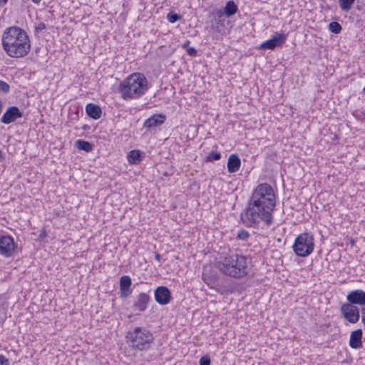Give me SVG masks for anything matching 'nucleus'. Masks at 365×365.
Instances as JSON below:
<instances>
[{"label":"nucleus","mask_w":365,"mask_h":365,"mask_svg":"<svg viewBox=\"0 0 365 365\" xmlns=\"http://www.w3.org/2000/svg\"><path fill=\"white\" fill-rule=\"evenodd\" d=\"M210 268V266L204 267L202 279L210 288H212V284L216 282L217 277L215 274L211 273Z\"/></svg>","instance_id":"obj_15"},{"label":"nucleus","mask_w":365,"mask_h":365,"mask_svg":"<svg viewBox=\"0 0 365 365\" xmlns=\"http://www.w3.org/2000/svg\"><path fill=\"white\" fill-rule=\"evenodd\" d=\"M355 0H339V4L341 10L347 11L350 10Z\"/></svg>","instance_id":"obj_23"},{"label":"nucleus","mask_w":365,"mask_h":365,"mask_svg":"<svg viewBox=\"0 0 365 365\" xmlns=\"http://www.w3.org/2000/svg\"><path fill=\"white\" fill-rule=\"evenodd\" d=\"M329 29L330 31H331L334 34H339L341 31V26L336 21H333L329 24Z\"/></svg>","instance_id":"obj_24"},{"label":"nucleus","mask_w":365,"mask_h":365,"mask_svg":"<svg viewBox=\"0 0 365 365\" xmlns=\"http://www.w3.org/2000/svg\"><path fill=\"white\" fill-rule=\"evenodd\" d=\"M0 365H9V360L3 355H0Z\"/></svg>","instance_id":"obj_30"},{"label":"nucleus","mask_w":365,"mask_h":365,"mask_svg":"<svg viewBox=\"0 0 365 365\" xmlns=\"http://www.w3.org/2000/svg\"><path fill=\"white\" fill-rule=\"evenodd\" d=\"M250 236L247 231L242 230L237 234V238L242 240H246Z\"/></svg>","instance_id":"obj_28"},{"label":"nucleus","mask_w":365,"mask_h":365,"mask_svg":"<svg viewBox=\"0 0 365 365\" xmlns=\"http://www.w3.org/2000/svg\"><path fill=\"white\" fill-rule=\"evenodd\" d=\"M128 161L131 164H135L137 162L140 160V154L138 150H131L128 153Z\"/></svg>","instance_id":"obj_20"},{"label":"nucleus","mask_w":365,"mask_h":365,"mask_svg":"<svg viewBox=\"0 0 365 365\" xmlns=\"http://www.w3.org/2000/svg\"><path fill=\"white\" fill-rule=\"evenodd\" d=\"M45 28V26L43 24H41V26H39V29H44Z\"/></svg>","instance_id":"obj_37"},{"label":"nucleus","mask_w":365,"mask_h":365,"mask_svg":"<svg viewBox=\"0 0 365 365\" xmlns=\"http://www.w3.org/2000/svg\"><path fill=\"white\" fill-rule=\"evenodd\" d=\"M46 236V232L45 230H43L41 234H40V237L43 238V237H45Z\"/></svg>","instance_id":"obj_33"},{"label":"nucleus","mask_w":365,"mask_h":365,"mask_svg":"<svg viewBox=\"0 0 365 365\" xmlns=\"http://www.w3.org/2000/svg\"><path fill=\"white\" fill-rule=\"evenodd\" d=\"M200 365H210V358L208 355L203 356L200 359Z\"/></svg>","instance_id":"obj_29"},{"label":"nucleus","mask_w":365,"mask_h":365,"mask_svg":"<svg viewBox=\"0 0 365 365\" xmlns=\"http://www.w3.org/2000/svg\"><path fill=\"white\" fill-rule=\"evenodd\" d=\"M155 259H158V260H160V255L159 254H155Z\"/></svg>","instance_id":"obj_35"},{"label":"nucleus","mask_w":365,"mask_h":365,"mask_svg":"<svg viewBox=\"0 0 365 365\" xmlns=\"http://www.w3.org/2000/svg\"><path fill=\"white\" fill-rule=\"evenodd\" d=\"M1 41L4 51L11 58L24 57L31 49L29 36L17 26L6 29L2 34Z\"/></svg>","instance_id":"obj_2"},{"label":"nucleus","mask_w":365,"mask_h":365,"mask_svg":"<svg viewBox=\"0 0 365 365\" xmlns=\"http://www.w3.org/2000/svg\"><path fill=\"white\" fill-rule=\"evenodd\" d=\"M220 158V154L219 153L212 152L207 155V161L217 160Z\"/></svg>","instance_id":"obj_27"},{"label":"nucleus","mask_w":365,"mask_h":365,"mask_svg":"<svg viewBox=\"0 0 365 365\" xmlns=\"http://www.w3.org/2000/svg\"><path fill=\"white\" fill-rule=\"evenodd\" d=\"M149 296L145 293H140L135 302V307L140 312L144 311L146 309L147 304L149 301Z\"/></svg>","instance_id":"obj_17"},{"label":"nucleus","mask_w":365,"mask_h":365,"mask_svg":"<svg viewBox=\"0 0 365 365\" xmlns=\"http://www.w3.org/2000/svg\"><path fill=\"white\" fill-rule=\"evenodd\" d=\"M274 206L275 195L272 186L267 183L259 184L252 193L246 209L245 217L251 224L262 221L270 225Z\"/></svg>","instance_id":"obj_1"},{"label":"nucleus","mask_w":365,"mask_h":365,"mask_svg":"<svg viewBox=\"0 0 365 365\" xmlns=\"http://www.w3.org/2000/svg\"><path fill=\"white\" fill-rule=\"evenodd\" d=\"M126 338L130 346L138 350L149 348L153 341L152 334L145 329L136 327L127 333Z\"/></svg>","instance_id":"obj_5"},{"label":"nucleus","mask_w":365,"mask_h":365,"mask_svg":"<svg viewBox=\"0 0 365 365\" xmlns=\"http://www.w3.org/2000/svg\"><path fill=\"white\" fill-rule=\"evenodd\" d=\"M180 18H181V16L180 15L177 14L169 13L167 15V19L170 23H175L177 21L180 20Z\"/></svg>","instance_id":"obj_25"},{"label":"nucleus","mask_w":365,"mask_h":365,"mask_svg":"<svg viewBox=\"0 0 365 365\" xmlns=\"http://www.w3.org/2000/svg\"><path fill=\"white\" fill-rule=\"evenodd\" d=\"M241 165V161L236 154H232L229 156L227 160V170L230 173L237 172Z\"/></svg>","instance_id":"obj_14"},{"label":"nucleus","mask_w":365,"mask_h":365,"mask_svg":"<svg viewBox=\"0 0 365 365\" xmlns=\"http://www.w3.org/2000/svg\"><path fill=\"white\" fill-rule=\"evenodd\" d=\"M237 7L232 1H230L227 3L225 7V14L227 16H230L236 13Z\"/></svg>","instance_id":"obj_21"},{"label":"nucleus","mask_w":365,"mask_h":365,"mask_svg":"<svg viewBox=\"0 0 365 365\" xmlns=\"http://www.w3.org/2000/svg\"><path fill=\"white\" fill-rule=\"evenodd\" d=\"M76 145L78 149L86 151V152L91 151L93 148L91 143H90L89 142H87V141L81 140H78L76 142Z\"/></svg>","instance_id":"obj_22"},{"label":"nucleus","mask_w":365,"mask_h":365,"mask_svg":"<svg viewBox=\"0 0 365 365\" xmlns=\"http://www.w3.org/2000/svg\"><path fill=\"white\" fill-rule=\"evenodd\" d=\"M86 112L88 116L93 119H98L101 115V109L98 106L90 103L86 107Z\"/></svg>","instance_id":"obj_18"},{"label":"nucleus","mask_w":365,"mask_h":365,"mask_svg":"<svg viewBox=\"0 0 365 365\" xmlns=\"http://www.w3.org/2000/svg\"><path fill=\"white\" fill-rule=\"evenodd\" d=\"M9 85L3 81H0V92L7 93H9Z\"/></svg>","instance_id":"obj_26"},{"label":"nucleus","mask_w":365,"mask_h":365,"mask_svg":"<svg viewBox=\"0 0 365 365\" xmlns=\"http://www.w3.org/2000/svg\"><path fill=\"white\" fill-rule=\"evenodd\" d=\"M349 243H350L351 246H354L355 245L354 240L351 238L350 240H349Z\"/></svg>","instance_id":"obj_34"},{"label":"nucleus","mask_w":365,"mask_h":365,"mask_svg":"<svg viewBox=\"0 0 365 365\" xmlns=\"http://www.w3.org/2000/svg\"><path fill=\"white\" fill-rule=\"evenodd\" d=\"M41 0H32V1L34 3H36V4H38L39 1H41Z\"/></svg>","instance_id":"obj_36"},{"label":"nucleus","mask_w":365,"mask_h":365,"mask_svg":"<svg viewBox=\"0 0 365 365\" xmlns=\"http://www.w3.org/2000/svg\"><path fill=\"white\" fill-rule=\"evenodd\" d=\"M22 112L16 106L9 107L1 118V123L9 124L14 122L16 119L21 118Z\"/></svg>","instance_id":"obj_9"},{"label":"nucleus","mask_w":365,"mask_h":365,"mask_svg":"<svg viewBox=\"0 0 365 365\" xmlns=\"http://www.w3.org/2000/svg\"><path fill=\"white\" fill-rule=\"evenodd\" d=\"M189 42H187L186 43L184 44V47L187 46V44Z\"/></svg>","instance_id":"obj_38"},{"label":"nucleus","mask_w":365,"mask_h":365,"mask_svg":"<svg viewBox=\"0 0 365 365\" xmlns=\"http://www.w3.org/2000/svg\"><path fill=\"white\" fill-rule=\"evenodd\" d=\"M165 118L161 115H155L147 119L144 123V126L148 128L156 127L163 123Z\"/></svg>","instance_id":"obj_16"},{"label":"nucleus","mask_w":365,"mask_h":365,"mask_svg":"<svg viewBox=\"0 0 365 365\" xmlns=\"http://www.w3.org/2000/svg\"><path fill=\"white\" fill-rule=\"evenodd\" d=\"M155 299L161 305L168 304L171 299L170 292L166 287H158L155 291Z\"/></svg>","instance_id":"obj_11"},{"label":"nucleus","mask_w":365,"mask_h":365,"mask_svg":"<svg viewBox=\"0 0 365 365\" xmlns=\"http://www.w3.org/2000/svg\"><path fill=\"white\" fill-rule=\"evenodd\" d=\"M15 250V243L10 236H2L0 238V253L5 257H10Z\"/></svg>","instance_id":"obj_8"},{"label":"nucleus","mask_w":365,"mask_h":365,"mask_svg":"<svg viewBox=\"0 0 365 365\" xmlns=\"http://www.w3.org/2000/svg\"><path fill=\"white\" fill-rule=\"evenodd\" d=\"M250 264L245 256L237 254L220 257L216 261V266L222 274L237 279L248 274Z\"/></svg>","instance_id":"obj_3"},{"label":"nucleus","mask_w":365,"mask_h":365,"mask_svg":"<svg viewBox=\"0 0 365 365\" xmlns=\"http://www.w3.org/2000/svg\"><path fill=\"white\" fill-rule=\"evenodd\" d=\"M8 0H4V3H6Z\"/></svg>","instance_id":"obj_39"},{"label":"nucleus","mask_w":365,"mask_h":365,"mask_svg":"<svg viewBox=\"0 0 365 365\" xmlns=\"http://www.w3.org/2000/svg\"><path fill=\"white\" fill-rule=\"evenodd\" d=\"M361 322L365 324V304L362 306L361 309Z\"/></svg>","instance_id":"obj_31"},{"label":"nucleus","mask_w":365,"mask_h":365,"mask_svg":"<svg viewBox=\"0 0 365 365\" xmlns=\"http://www.w3.org/2000/svg\"><path fill=\"white\" fill-rule=\"evenodd\" d=\"M346 299L353 305L359 304L363 306L365 304V292L361 289L351 291L348 294Z\"/></svg>","instance_id":"obj_12"},{"label":"nucleus","mask_w":365,"mask_h":365,"mask_svg":"<svg viewBox=\"0 0 365 365\" xmlns=\"http://www.w3.org/2000/svg\"><path fill=\"white\" fill-rule=\"evenodd\" d=\"M286 35L276 33L272 38L259 45L260 49H273L276 46L282 44L286 40Z\"/></svg>","instance_id":"obj_10"},{"label":"nucleus","mask_w":365,"mask_h":365,"mask_svg":"<svg viewBox=\"0 0 365 365\" xmlns=\"http://www.w3.org/2000/svg\"><path fill=\"white\" fill-rule=\"evenodd\" d=\"M119 88L124 100L137 99L148 91V82L143 73H134L123 80Z\"/></svg>","instance_id":"obj_4"},{"label":"nucleus","mask_w":365,"mask_h":365,"mask_svg":"<svg viewBox=\"0 0 365 365\" xmlns=\"http://www.w3.org/2000/svg\"><path fill=\"white\" fill-rule=\"evenodd\" d=\"M131 285V279L128 276H123L120 279V289L123 294L128 295V292Z\"/></svg>","instance_id":"obj_19"},{"label":"nucleus","mask_w":365,"mask_h":365,"mask_svg":"<svg viewBox=\"0 0 365 365\" xmlns=\"http://www.w3.org/2000/svg\"><path fill=\"white\" fill-rule=\"evenodd\" d=\"M364 93H365V87L364 88Z\"/></svg>","instance_id":"obj_40"},{"label":"nucleus","mask_w":365,"mask_h":365,"mask_svg":"<svg viewBox=\"0 0 365 365\" xmlns=\"http://www.w3.org/2000/svg\"><path fill=\"white\" fill-rule=\"evenodd\" d=\"M341 312L344 319L351 324L356 323L360 317L358 307L349 302L341 305Z\"/></svg>","instance_id":"obj_7"},{"label":"nucleus","mask_w":365,"mask_h":365,"mask_svg":"<svg viewBox=\"0 0 365 365\" xmlns=\"http://www.w3.org/2000/svg\"><path fill=\"white\" fill-rule=\"evenodd\" d=\"M314 238L308 233L299 235L295 240L293 249L295 254L299 257L309 255L314 250Z\"/></svg>","instance_id":"obj_6"},{"label":"nucleus","mask_w":365,"mask_h":365,"mask_svg":"<svg viewBox=\"0 0 365 365\" xmlns=\"http://www.w3.org/2000/svg\"><path fill=\"white\" fill-rule=\"evenodd\" d=\"M362 331L359 329L353 331L351 333L349 338V346L351 348L356 349H359L362 346Z\"/></svg>","instance_id":"obj_13"},{"label":"nucleus","mask_w":365,"mask_h":365,"mask_svg":"<svg viewBox=\"0 0 365 365\" xmlns=\"http://www.w3.org/2000/svg\"><path fill=\"white\" fill-rule=\"evenodd\" d=\"M187 52L190 56H195L197 53L196 50L194 48H190L187 50Z\"/></svg>","instance_id":"obj_32"}]
</instances>
